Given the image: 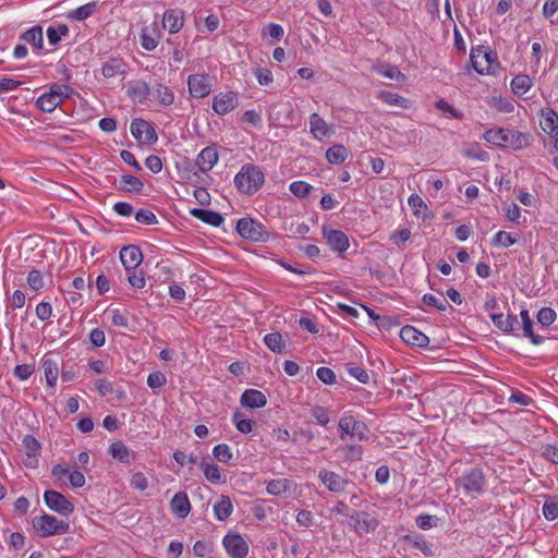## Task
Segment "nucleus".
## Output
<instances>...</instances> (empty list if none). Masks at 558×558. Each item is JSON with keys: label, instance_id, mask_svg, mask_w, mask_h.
Listing matches in <instances>:
<instances>
[{"label": "nucleus", "instance_id": "b1692460", "mask_svg": "<svg viewBox=\"0 0 558 558\" xmlns=\"http://www.w3.org/2000/svg\"><path fill=\"white\" fill-rule=\"evenodd\" d=\"M22 462L26 468L35 469V436L26 435L20 449Z\"/></svg>", "mask_w": 558, "mask_h": 558}, {"label": "nucleus", "instance_id": "2eb2a0df", "mask_svg": "<svg viewBox=\"0 0 558 558\" xmlns=\"http://www.w3.org/2000/svg\"><path fill=\"white\" fill-rule=\"evenodd\" d=\"M323 235L332 251L344 253L349 248V239L343 231L324 226Z\"/></svg>", "mask_w": 558, "mask_h": 558}, {"label": "nucleus", "instance_id": "09e8293b", "mask_svg": "<svg viewBox=\"0 0 558 558\" xmlns=\"http://www.w3.org/2000/svg\"><path fill=\"white\" fill-rule=\"evenodd\" d=\"M312 189V185L303 181H295L290 184L291 193L301 198L306 197Z\"/></svg>", "mask_w": 558, "mask_h": 558}, {"label": "nucleus", "instance_id": "423d86ee", "mask_svg": "<svg viewBox=\"0 0 558 558\" xmlns=\"http://www.w3.org/2000/svg\"><path fill=\"white\" fill-rule=\"evenodd\" d=\"M238 233L247 240L260 242L269 236L265 226L252 218H242L236 223Z\"/></svg>", "mask_w": 558, "mask_h": 558}, {"label": "nucleus", "instance_id": "79ce46f5", "mask_svg": "<svg viewBox=\"0 0 558 558\" xmlns=\"http://www.w3.org/2000/svg\"><path fill=\"white\" fill-rule=\"evenodd\" d=\"M213 456L222 463H229L233 458V453L227 444H219L215 446L213 449Z\"/></svg>", "mask_w": 558, "mask_h": 558}, {"label": "nucleus", "instance_id": "a211bd4d", "mask_svg": "<svg viewBox=\"0 0 558 558\" xmlns=\"http://www.w3.org/2000/svg\"><path fill=\"white\" fill-rule=\"evenodd\" d=\"M218 151L214 146H207L197 155L196 166L201 172H208L218 161Z\"/></svg>", "mask_w": 558, "mask_h": 558}, {"label": "nucleus", "instance_id": "4d7b16f0", "mask_svg": "<svg viewBox=\"0 0 558 558\" xmlns=\"http://www.w3.org/2000/svg\"><path fill=\"white\" fill-rule=\"evenodd\" d=\"M416 525L422 530H429L437 525L438 518L430 514H420L416 518Z\"/></svg>", "mask_w": 558, "mask_h": 558}, {"label": "nucleus", "instance_id": "5fc2aeb1", "mask_svg": "<svg viewBox=\"0 0 558 558\" xmlns=\"http://www.w3.org/2000/svg\"><path fill=\"white\" fill-rule=\"evenodd\" d=\"M135 219L143 225H156L158 222L156 215L147 209H140L135 213Z\"/></svg>", "mask_w": 558, "mask_h": 558}, {"label": "nucleus", "instance_id": "864d4df0", "mask_svg": "<svg viewBox=\"0 0 558 558\" xmlns=\"http://www.w3.org/2000/svg\"><path fill=\"white\" fill-rule=\"evenodd\" d=\"M464 156L481 161H487L489 159V155L487 151L483 150L478 145H473L464 151Z\"/></svg>", "mask_w": 558, "mask_h": 558}, {"label": "nucleus", "instance_id": "338daca9", "mask_svg": "<svg viewBox=\"0 0 558 558\" xmlns=\"http://www.w3.org/2000/svg\"><path fill=\"white\" fill-rule=\"evenodd\" d=\"M254 74L260 85H268L272 82V73L265 68H256Z\"/></svg>", "mask_w": 558, "mask_h": 558}, {"label": "nucleus", "instance_id": "603ef678", "mask_svg": "<svg viewBox=\"0 0 558 558\" xmlns=\"http://www.w3.org/2000/svg\"><path fill=\"white\" fill-rule=\"evenodd\" d=\"M311 414L316 420V422L322 426H326L330 421L328 411L324 407H313L311 409Z\"/></svg>", "mask_w": 558, "mask_h": 558}, {"label": "nucleus", "instance_id": "37998d69", "mask_svg": "<svg viewBox=\"0 0 558 558\" xmlns=\"http://www.w3.org/2000/svg\"><path fill=\"white\" fill-rule=\"evenodd\" d=\"M404 538L407 541L411 542L412 545L416 549L422 551L426 557L434 556V550L432 548V545L426 539H424L423 537H412L410 535H407Z\"/></svg>", "mask_w": 558, "mask_h": 558}, {"label": "nucleus", "instance_id": "f8f14e48", "mask_svg": "<svg viewBox=\"0 0 558 558\" xmlns=\"http://www.w3.org/2000/svg\"><path fill=\"white\" fill-rule=\"evenodd\" d=\"M131 133L138 141L154 144L158 136L155 129L144 119L136 118L131 123Z\"/></svg>", "mask_w": 558, "mask_h": 558}, {"label": "nucleus", "instance_id": "39448f33", "mask_svg": "<svg viewBox=\"0 0 558 558\" xmlns=\"http://www.w3.org/2000/svg\"><path fill=\"white\" fill-rule=\"evenodd\" d=\"M44 502L49 510L61 517L71 515L74 510V504L60 492L48 489L44 493Z\"/></svg>", "mask_w": 558, "mask_h": 558}, {"label": "nucleus", "instance_id": "f03ea898", "mask_svg": "<svg viewBox=\"0 0 558 558\" xmlns=\"http://www.w3.org/2000/svg\"><path fill=\"white\" fill-rule=\"evenodd\" d=\"M265 182L264 172L258 166L245 165L235 175L234 183L238 190L244 194L252 195L257 192Z\"/></svg>", "mask_w": 558, "mask_h": 558}, {"label": "nucleus", "instance_id": "c756f323", "mask_svg": "<svg viewBox=\"0 0 558 558\" xmlns=\"http://www.w3.org/2000/svg\"><path fill=\"white\" fill-rule=\"evenodd\" d=\"M101 73L106 78H111L125 73V63L122 59L112 58L105 62L101 68Z\"/></svg>", "mask_w": 558, "mask_h": 558}, {"label": "nucleus", "instance_id": "a878e982", "mask_svg": "<svg viewBox=\"0 0 558 558\" xmlns=\"http://www.w3.org/2000/svg\"><path fill=\"white\" fill-rule=\"evenodd\" d=\"M520 316L522 319V329L523 335L530 339V341L535 344L539 345L544 342L545 337L536 335L533 330V320L530 317L527 310H522L520 312Z\"/></svg>", "mask_w": 558, "mask_h": 558}, {"label": "nucleus", "instance_id": "2f4dec72", "mask_svg": "<svg viewBox=\"0 0 558 558\" xmlns=\"http://www.w3.org/2000/svg\"><path fill=\"white\" fill-rule=\"evenodd\" d=\"M41 363L47 385L49 387H54L59 376V367L57 362H53L51 359L45 355L41 360Z\"/></svg>", "mask_w": 558, "mask_h": 558}, {"label": "nucleus", "instance_id": "412c9836", "mask_svg": "<svg viewBox=\"0 0 558 558\" xmlns=\"http://www.w3.org/2000/svg\"><path fill=\"white\" fill-rule=\"evenodd\" d=\"M183 11L179 9H170L163 13L162 26L168 29L169 33L175 34L183 26Z\"/></svg>", "mask_w": 558, "mask_h": 558}, {"label": "nucleus", "instance_id": "473e14b6", "mask_svg": "<svg viewBox=\"0 0 558 558\" xmlns=\"http://www.w3.org/2000/svg\"><path fill=\"white\" fill-rule=\"evenodd\" d=\"M143 186V182L137 177L124 174L119 181L118 189L124 192H141Z\"/></svg>", "mask_w": 558, "mask_h": 558}, {"label": "nucleus", "instance_id": "f3484780", "mask_svg": "<svg viewBox=\"0 0 558 558\" xmlns=\"http://www.w3.org/2000/svg\"><path fill=\"white\" fill-rule=\"evenodd\" d=\"M400 338L408 344L418 348H425L429 343V339L422 331L413 326L407 325L400 330Z\"/></svg>", "mask_w": 558, "mask_h": 558}, {"label": "nucleus", "instance_id": "69168bd1", "mask_svg": "<svg viewBox=\"0 0 558 558\" xmlns=\"http://www.w3.org/2000/svg\"><path fill=\"white\" fill-rule=\"evenodd\" d=\"M264 35L280 40L283 37V27L279 24L270 23L266 28L263 29Z\"/></svg>", "mask_w": 558, "mask_h": 558}, {"label": "nucleus", "instance_id": "1a4fd4ad", "mask_svg": "<svg viewBox=\"0 0 558 558\" xmlns=\"http://www.w3.org/2000/svg\"><path fill=\"white\" fill-rule=\"evenodd\" d=\"M459 483L466 493L481 494L484 492L486 480L483 470L480 468H474L471 469L470 471H466L459 478Z\"/></svg>", "mask_w": 558, "mask_h": 558}, {"label": "nucleus", "instance_id": "aec40b11", "mask_svg": "<svg viewBox=\"0 0 558 558\" xmlns=\"http://www.w3.org/2000/svg\"><path fill=\"white\" fill-rule=\"evenodd\" d=\"M170 510L180 519H184L191 511V502L184 492L177 493L170 501Z\"/></svg>", "mask_w": 558, "mask_h": 558}, {"label": "nucleus", "instance_id": "a18cd8bd", "mask_svg": "<svg viewBox=\"0 0 558 558\" xmlns=\"http://www.w3.org/2000/svg\"><path fill=\"white\" fill-rule=\"evenodd\" d=\"M556 312L550 307H543L537 313V322L543 327L550 326L556 319Z\"/></svg>", "mask_w": 558, "mask_h": 558}, {"label": "nucleus", "instance_id": "0e129e2a", "mask_svg": "<svg viewBox=\"0 0 558 558\" xmlns=\"http://www.w3.org/2000/svg\"><path fill=\"white\" fill-rule=\"evenodd\" d=\"M128 281L135 289H143L145 287V277L142 271L137 272L136 269L128 271Z\"/></svg>", "mask_w": 558, "mask_h": 558}, {"label": "nucleus", "instance_id": "9d476101", "mask_svg": "<svg viewBox=\"0 0 558 558\" xmlns=\"http://www.w3.org/2000/svg\"><path fill=\"white\" fill-rule=\"evenodd\" d=\"M318 477L329 492L336 494L344 493L348 486L353 485L347 477L326 469L319 471Z\"/></svg>", "mask_w": 558, "mask_h": 558}, {"label": "nucleus", "instance_id": "c85d7f7f", "mask_svg": "<svg viewBox=\"0 0 558 558\" xmlns=\"http://www.w3.org/2000/svg\"><path fill=\"white\" fill-rule=\"evenodd\" d=\"M128 95L133 101L143 102L149 96V87L145 82H131L128 86Z\"/></svg>", "mask_w": 558, "mask_h": 558}, {"label": "nucleus", "instance_id": "774afa93", "mask_svg": "<svg viewBox=\"0 0 558 558\" xmlns=\"http://www.w3.org/2000/svg\"><path fill=\"white\" fill-rule=\"evenodd\" d=\"M411 236V231L409 229H401L395 231L390 235V240L398 246L404 244L407 241H409Z\"/></svg>", "mask_w": 558, "mask_h": 558}, {"label": "nucleus", "instance_id": "bf43d9fd", "mask_svg": "<svg viewBox=\"0 0 558 558\" xmlns=\"http://www.w3.org/2000/svg\"><path fill=\"white\" fill-rule=\"evenodd\" d=\"M213 551V544L207 541H197L193 546V553L197 557H206Z\"/></svg>", "mask_w": 558, "mask_h": 558}, {"label": "nucleus", "instance_id": "58836bf2", "mask_svg": "<svg viewBox=\"0 0 558 558\" xmlns=\"http://www.w3.org/2000/svg\"><path fill=\"white\" fill-rule=\"evenodd\" d=\"M96 8V2H89L73 10L69 16L76 21H84L95 12Z\"/></svg>", "mask_w": 558, "mask_h": 558}, {"label": "nucleus", "instance_id": "5701e85b", "mask_svg": "<svg viewBox=\"0 0 558 558\" xmlns=\"http://www.w3.org/2000/svg\"><path fill=\"white\" fill-rule=\"evenodd\" d=\"M242 407L250 409L263 408L267 403L266 396L256 389H246L240 400Z\"/></svg>", "mask_w": 558, "mask_h": 558}, {"label": "nucleus", "instance_id": "de8ad7c7", "mask_svg": "<svg viewBox=\"0 0 558 558\" xmlns=\"http://www.w3.org/2000/svg\"><path fill=\"white\" fill-rule=\"evenodd\" d=\"M543 514L548 521H554L558 518V501L554 498L546 500L543 505Z\"/></svg>", "mask_w": 558, "mask_h": 558}, {"label": "nucleus", "instance_id": "dca6fc26", "mask_svg": "<svg viewBox=\"0 0 558 558\" xmlns=\"http://www.w3.org/2000/svg\"><path fill=\"white\" fill-rule=\"evenodd\" d=\"M120 259L125 270L132 271L142 263L143 254L138 246L128 245L120 251Z\"/></svg>", "mask_w": 558, "mask_h": 558}, {"label": "nucleus", "instance_id": "7c9ffc66", "mask_svg": "<svg viewBox=\"0 0 558 558\" xmlns=\"http://www.w3.org/2000/svg\"><path fill=\"white\" fill-rule=\"evenodd\" d=\"M233 511V506L229 496L222 495L214 505L215 517L219 521L227 520Z\"/></svg>", "mask_w": 558, "mask_h": 558}, {"label": "nucleus", "instance_id": "052dcab7", "mask_svg": "<svg viewBox=\"0 0 558 558\" xmlns=\"http://www.w3.org/2000/svg\"><path fill=\"white\" fill-rule=\"evenodd\" d=\"M287 480H272L268 482L267 484V492L270 495L279 496L283 492H286L287 488Z\"/></svg>", "mask_w": 558, "mask_h": 558}, {"label": "nucleus", "instance_id": "6ab92c4d", "mask_svg": "<svg viewBox=\"0 0 558 558\" xmlns=\"http://www.w3.org/2000/svg\"><path fill=\"white\" fill-rule=\"evenodd\" d=\"M108 452L114 460L124 464H131L135 459L134 452L121 440L113 441Z\"/></svg>", "mask_w": 558, "mask_h": 558}, {"label": "nucleus", "instance_id": "f704fd0d", "mask_svg": "<svg viewBox=\"0 0 558 558\" xmlns=\"http://www.w3.org/2000/svg\"><path fill=\"white\" fill-rule=\"evenodd\" d=\"M378 98L390 106H397L403 109H408L411 106V101L408 98L390 92H380Z\"/></svg>", "mask_w": 558, "mask_h": 558}, {"label": "nucleus", "instance_id": "cd10ccee", "mask_svg": "<svg viewBox=\"0 0 558 558\" xmlns=\"http://www.w3.org/2000/svg\"><path fill=\"white\" fill-rule=\"evenodd\" d=\"M191 215L193 217L202 220L203 222L214 226V227L221 226L225 220L223 217L219 213L214 211V210L203 209V208L192 209Z\"/></svg>", "mask_w": 558, "mask_h": 558}, {"label": "nucleus", "instance_id": "f257e3e1", "mask_svg": "<svg viewBox=\"0 0 558 558\" xmlns=\"http://www.w3.org/2000/svg\"><path fill=\"white\" fill-rule=\"evenodd\" d=\"M483 138L501 148L520 150L531 144L532 135L517 130L497 128L487 130L483 134Z\"/></svg>", "mask_w": 558, "mask_h": 558}, {"label": "nucleus", "instance_id": "680f3d73", "mask_svg": "<svg viewBox=\"0 0 558 558\" xmlns=\"http://www.w3.org/2000/svg\"><path fill=\"white\" fill-rule=\"evenodd\" d=\"M422 301L428 305L434 306L440 312H445L447 307L449 306L448 302L446 300L439 301L435 295L433 294H425L422 299Z\"/></svg>", "mask_w": 558, "mask_h": 558}, {"label": "nucleus", "instance_id": "4be33fe9", "mask_svg": "<svg viewBox=\"0 0 558 558\" xmlns=\"http://www.w3.org/2000/svg\"><path fill=\"white\" fill-rule=\"evenodd\" d=\"M543 121L541 125L544 132L554 137L558 135V113L550 107L541 110Z\"/></svg>", "mask_w": 558, "mask_h": 558}, {"label": "nucleus", "instance_id": "8fccbe9b", "mask_svg": "<svg viewBox=\"0 0 558 558\" xmlns=\"http://www.w3.org/2000/svg\"><path fill=\"white\" fill-rule=\"evenodd\" d=\"M35 371V367L29 364H19L13 369V375L21 381L28 379Z\"/></svg>", "mask_w": 558, "mask_h": 558}, {"label": "nucleus", "instance_id": "13d9d810", "mask_svg": "<svg viewBox=\"0 0 558 558\" xmlns=\"http://www.w3.org/2000/svg\"><path fill=\"white\" fill-rule=\"evenodd\" d=\"M355 418L352 415H344L339 421L340 437L343 439L344 435H351L354 428Z\"/></svg>", "mask_w": 558, "mask_h": 558}, {"label": "nucleus", "instance_id": "9b49d317", "mask_svg": "<svg viewBox=\"0 0 558 558\" xmlns=\"http://www.w3.org/2000/svg\"><path fill=\"white\" fill-rule=\"evenodd\" d=\"M239 105V97L235 92L229 90L219 93L213 98V110L219 114L225 116L233 111Z\"/></svg>", "mask_w": 558, "mask_h": 558}, {"label": "nucleus", "instance_id": "e433bc0d", "mask_svg": "<svg viewBox=\"0 0 558 558\" xmlns=\"http://www.w3.org/2000/svg\"><path fill=\"white\" fill-rule=\"evenodd\" d=\"M264 342L267 348L276 353H281L286 349V343L282 341V336L279 332H270L264 337Z\"/></svg>", "mask_w": 558, "mask_h": 558}, {"label": "nucleus", "instance_id": "6e6d98bb", "mask_svg": "<svg viewBox=\"0 0 558 558\" xmlns=\"http://www.w3.org/2000/svg\"><path fill=\"white\" fill-rule=\"evenodd\" d=\"M347 371L352 377H354L360 383L368 384L369 376L364 368L360 366H353L352 364H347Z\"/></svg>", "mask_w": 558, "mask_h": 558}, {"label": "nucleus", "instance_id": "7ed1b4c3", "mask_svg": "<svg viewBox=\"0 0 558 558\" xmlns=\"http://www.w3.org/2000/svg\"><path fill=\"white\" fill-rule=\"evenodd\" d=\"M73 88L65 84L54 83L49 90L37 97V109L44 112H52L59 105L71 97Z\"/></svg>", "mask_w": 558, "mask_h": 558}, {"label": "nucleus", "instance_id": "ddd939ff", "mask_svg": "<svg viewBox=\"0 0 558 558\" xmlns=\"http://www.w3.org/2000/svg\"><path fill=\"white\" fill-rule=\"evenodd\" d=\"M222 543L231 558H245L247 556L248 545L240 534L228 533Z\"/></svg>", "mask_w": 558, "mask_h": 558}, {"label": "nucleus", "instance_id": "3c124183", "mask_svg": "<svg viewBox=\"0 0 558 558\" xmlns=\"http://www.w3.org/2000/svg\"><path fill=\"white\" fill-rule=\"evenodd\" d=\"M167 384L166 375L159 371L153 372L147 377V385L151 389H158Z\"/></svg>", "mask_w": 558, "mask_h": 558}, {"label": "nucleus", "instance_id": "393cba45", "mask_svg": "<svg viewBox=\"0 0 558 558\" xmlns=\"http://www.w3.org/2000/svg\"><path fill=\"white\" fill-rule=\"evenodd\" d=\"M310 130H311V133L313 134V136L319 141L329 136V134H330V126L326 123V121L318 113L311 114Z\"/></svg>", "mask_w": 558, "mask_h": 558}, {"label": "nucleus", "instance_id": "c03bdc74", "mask_svg": "<svg viewBox=\"0 0 558 558\" xmlns=\"http://www.w3.org/2000/svg\"><path fill=\"white\" fill-rule=\"evenodd\" d=\"M517 242V239L509 232L506 231H499L495 234L494 239L492 240V244L494 246H504L509 247L513 245Z\"/></svg>", "mask_w": 558, "mask_h": 558}, {"label": "nucleus", "instance_id": "20e7f679", "mask_svg": "<svg viewBox=\"0 0 558 558\" xmlns=\"http://www.w3.org/2000/svg\"><path fill=\"white\" fill-rule=\"evenodd\" d=\"M345 522L349 529L360 537L375 533L379 526L377 514L365 510H354L350 520Z\"/></svg>", "mask_w": 558, "mask_h": 558}, {"label": "nucleus", "instance_id": "e2e57ef3", "mask_svg": "<svg viewBox=\"0 0 558 558\" xmlns=\"http://www.w3.org/2000/svg\"><path fill=\"white\" fill-rule=\"evenodd\" d=\"M316 375L326 385H332L336 383V374L329 367H319Z\"/></svg>", "mask_w": 558, "mask_h": 558}, {"label": "nucleus", "instance_id": "72a5a7b5", "mask_svg": "<svg viewBox=\"0 0 558 558\" xmlns=\"http://www.w3.org/2000/svg\"><path fill=\"white\" fill-rule=\"evenodd\" d=\"M348 156V149L343 145H333L326 151V159L332 165H340L344 162Z\"/></svg>", "mask_w": 558, "mask_h": 558}, {"label": "nucleus", "instance_id": "c9c22d12", "mask_svg": "<svg viewBox=\"0 0 558 558\" xmlns=\"http://www.w3.org/2000/svg\"><path fill=\"white\" fill-rule=\"evenodd\" d=\"M532 80L529 75L519 74L511 81V89L515 95L522 96L532 87Z\"/></svg>", "mask_w": 558, "mask_h": 558}, {"label": "nucleus", "instance_id": "6e6552de", "mask_svg": "<svg viewBox=\"0 0 558 558\" xmlns=\"http://www.w3.org/2000/svg\"><path fill=\"white\" fill-rule=\"evenodd\" d=\"M470 61L473 69L478 74H484L489 73L493 63L497 64V57L496 53L487 49L485 46H477L476 48H472Z\"/></svg>", "mask_w": 558, "mask_h": 558}, {"label": "nucleus", "instance_id": "4468645a", "mask_svg": "<svg viewBox=\"0 0 558 558\" xmlns=\"http://www.w3.org/2000/svg\"><path fill=\"white\" fill-rule=\"evenodd\" d=\"M190 95L194 98H204L211 92V84L207 74H191L187 77Z\"/></svg>", "mask_w": 558, "mask_h": 558}, {"label": "nucleus", "instance_id": "4c0bfd02", "mask_svg": "<svg viewBox=\"0 0 558 558\" xmlns=\"http://www.w3.org/2000/svg\"><path fill=\"white\" fill-rule=\"evenodd\" d=\"M69 34V27L65 24H59L57 27L49 26L47 29V37L51 46H56L61 40L62 36Z\"/></svg>", "mask_w": 558, "mask_h": 558}, {"label": "nucleus", "instance_id": "a19ab883", "mask_svg": "<svg viewBox=\"0 0 558 558\" xmlns=\"http://www.w3.org/2000/svg\"><path fill=\"white\" fill-rule=\"evenodd\" d=\"M201 466L204 471V475L207 478V481H209L214 484L221 483V473H220V469L218 465L202 462Z\"/></svg>", "mask_w": 558, "mask_h": 558}, {"label": "nucleus", "instance_id": "0eeeda50", "mask_svg": "<svg viewBox=\"0 0 558 558\" xmlns=\"http://www.w3.org/2000/svg\"><path fill=\"white\" fill-rule=\"evenodd\" d=\"M70 531L69 522L57 519L48 513H43L38 520L37 533L43 537L65 534Z\"/></svg>", "mask_w": 558, "mask_h": 558}, {"label": "nucleus", "instance_id": "ea45409f", "mask_svg": "<svg viewBox=\"0 0 558 558\" xmlns=\"http://www.w3.org/2000/svg\"><path fill=\"white\" fill-rule=\"evenodd\" d=\"M232 421L236 426V429L243 434H248L253 430L255 422L250 418H244L240 411L234 412Z\"/></svg>", "mask_w": 558, "mask_h": 558}, {"label": "nucleus", "instance_id": "49530a36", "mask_svg": "<svg viewBox=\"0 0 558 558\" xmlns=\"http://www.w3.org/2000/svg\"><path fill=\"white\" fill-rule=\"evenodd\" d=\"M156 92H157L158 101L161 105L170 106V105L173 104V101H174V94H173V92L169 87L159 84Z\"/></svg>", "mask_w": 558, "mask_h": 558}, {"label": "nucleus", "instance_id": "bb28decb", "mask_svg": "<svg viewBox=\"0 0 558 558\" xmlns=\"http://www.w3.org/2000/svg\"><path fill=\"white\" fill-rule=\"evenodd\" d=\"M159 33L156 24L153 27L145 26L141 29L140 39L141 45L146 50H154L159 43Z\"/></svg>", "mask_w": 558, "mask_h": 558}]
</instances>
